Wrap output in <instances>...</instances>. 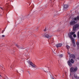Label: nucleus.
I'll list each match as a JSON object with an SVG mask.
<instances>
[{
  "label": "nucleus",
  "mask_w": 79,
  "mask_h": 79,
  "mask_svg": "<svg viewBox=\"0 0 79 79\" xmlns=\"http://www.w3.org/2000/svg\"><path fill=\"white\" fill-rule=\"evenodd\" d=\"M74 60L73 59H71L70 60H69L67 62L68 64L70 67L73 66L72 64H74Z\"/></svg>",
  "instance_id": "nucleus-1"
},
{
  "label": "nucleus",
  "mask_w": 79,
  "mask_h": 79,
  "mask_svg": "<svg viewBox=\"0 0 79 79\" xmlns=\"http://www.w3.org/2000/svg\"><path fill=\"white\" fill-rule=\"evenodd\" d=\"M28 63L31 66H32L34 68H37V66L34 65V63H33L32 62H31V61H27Z\"/></svg>",
  "instance_id": "nucleus-2"
},
{
  "label": "nucleus",
  "mask_w": 79,
  "mask_h": 79,
  "mask_svg": "<svg viewBox=\"0 0 79 79\" xmlns=\"http://www.w3.org/2000/svg\"><path fill=\"white\" fill-rule=\"evenodd\" d=\"M77 67L74 68L73 67H72L70 69V70L71 73H73V72H76V71H77Z\"/></svg>",
  "instance_id": "nucleus-3"
},
{
  "label": "nucleus",
  "mask_w": 79,
  "mask_h": 79,
  "mask_svg": "<svg viewBox=\"0 0 79 79\" xmlns=\"http://www.w3.org/2000/svg\"><path fill=\"white\" fill-rule=\"evenodd\" d=\"M75 34V32H71L69 34V37L70 38L71 40H73L74 39L73 37H72V35H74Z\"/></svg>",
  "instance_id": "nucleus-4"
},
{
  "label": "nucleus",
  "mask_w": 79,
  "mask_h": 79,
  "mask_svg": "<svg viewBox=\"0 0 79 79\" xmlns=\"http://www.w3.org/2000/svg\"><path fill=\"white\" fill-rule=\"evenodd\" d=\"M76 20H74V19H72L70 22V25L72 26L73 25L75 24H76Z\"/></svg>",
  "instance_id": "nucleus-5"
},
{
  "label": "nucleus",
  "mask_w": 79,
  "mask_h": 79,
  "mask_svg": "<svg viewBox=\"0 0 79 79\" xmlns=\"http://www.w3.org/2000/svg\"><path fill=\"white\" fill-rule=\"evenodd\" d=\"M79 27V24H77L75 25L73 27V31H76V28H77V27Z\"/></svg>",
  "instance_id": "nucleus-6"
},
{
  "label": "nucleus",
  "mask_w": 79,
  "mask_h": 79,
  "mask_svg": "<svg viewBox=\"0 0 79 79\" xmlns=\"http://www.w3.org/2000/svg\"><path fill=\"white\" fill-rule=\"evenodd\" d=\"M71 40L72 42V44H73V46L74 47H76V44H75L74 40Z\"/></svg>",
  "instance_id": "nucleus-7"
},
{
  "label": "nucleus",
  "mask_w": 79,
  "mask_h": 79,
  "mask_svg": "<svg viewBox=\"0 0 79 79\" xmlns=\"http://www.w3.org/2000/svg\"><path fill=\"white\" fill-rule=\"evenodd\" d=\"M62 46V44L60 43L59 44H58L56 45V47L57 48H58V47H61Z\"/></svg>",
  "instance_id": "nucleus-8"
},
{
  "label": "nucleus",
  "mask_w": 79,
  "mask_h": 79,
  "mask_svg": "<svg viewBox=\"0 0 79 79\" xmlns=\"http://www.w3.org/2000/svg\"><path fill=\"white\" fill-rule=\"evenodd\" d=\"M74 20L76 21H77V20H79V15L77 16L76 18H74Z\"/></svg>",
  "instance_id": "nucleus-9"
},
{
  "label": "nucleus",
  "mask_w": 79,
  "mask_h": 79,
  "mask_svg": "<svg viewBox=\"0 0 79 79\" xmlns=\"http://www.w3.org/2000/svg\"><path fill=\"white\" fill-rule=\"evenodd\" d=\"M15 46L17 47L18 48H21V49H24V48L22 47H20L18 45L16 44H15Z\"/></svg>",
  "instance_id": "nucleus-10"
},
{
  "label": "nucleus",
  "mask_w": 79,
  "mask_h": 79,
  "mask_svg": "<svg viewBox=\"0 0 79 79\" xmlns=\"http://www.w3.org/2000/svg\"><path fill=\"white\" fill-rule=\"evenodd\" d=\"M70 57L72 58H75V55L74 54H71L70 55Z\"/></svg>",
  "instance_id": "nucleus-11"
},
{
  "label": "nucleus",
  "mask_w": 79,
  "mask_h": 79,
  "mask_svg": "<svg viewBox=\"0 0 79 79\" xmlns=\"http://www.w3.org/2000/svg\"><path fill=\"white\" fill-rule=\"evenodd\" d=\"M64 8L65 9H66V8H68V6L67 5H64Z\"/></svg>",
  "instance_id": "nucleus-12"
},
{
  "label": "nucleus",
  "mask_w": 79,
  "mask_h": 79,
  "mask_svg": "<svg viewBox=\"0 0 79 79\" xmlns=\"http://www.w3.org/2000/svg\"><path fill=\"white\" fill-rule=\"evenodd\" d=\"M49 37V35L48 34L44 36V37H45L46 38H47L48 39Z\"/></svg>",
  "instance_id": "nucleus-13"
},
{
  "label": "nucleus",
  "mask_w": 79,
  "mask_h": 79,
  "mask_svg": "<svg viewBox=\"0 0 79 79\" xmlns=\"http://www.w3.org/2000/svg\"><path fill=\"white\" fill-rule=\"evenodd\" d=\"M58 11H57L56 10H54V13H56V14L57 13H58Z\"/></svg>",
  "instance_id": "nucleus-14"
},
{
  "label": "nucleus",
  "mask_w": 79,
  "mask_h": 79,
  "mask_svg": "<svg viewBox=\"0 0 79 79\" xmlns=\"http://www.w3.org/2000/svg\"><path fill=\"white\" fill-rule=\"evenodd\" d=\"M66 48L67 49H68V50H69V46L68 45L66 46Z\"/></svg>",
  "instance_id": "nucleus-15"
},
{
  "label": "nucleus",
  "mask_w": 79,
  "mask_h": 79,
  "mask_svg": "<svg viewBox=\"0 0 79 79\" xmlns=\"http://www.w3.org/2000/svg\"><path fill=\"white\" fill-rule=\"evenodd\" d=\"M77 45V47H79V42H77L76 43Z\"/></svg>",
  "instance_id": "nucleus-16"
},
{
  "label": "nucleus",
  "mask_w": 79,
  "mask_h": 79,
  "mask_svg": "<svg viewBox=\"0 0 79 79\" xmlns=\"http://www.w3.org/2000/svg\"><path fill=\"white\" fill-rule=\"evenodd\" d=\"M45 70H45H44V72H48V70H48V69H46Z\"/></svg>",
  "instance_id": "nucleus-17"
},
{
  "label": "nucleus",
  "mask_w": 79,
  "mask_h": 79,
  "mask_svg": "<svg viewBox=\"0 0 79 79\" xmlns=\"http://www.w3.org/2000/svg\"><path fill=\"white\" fill-rule=\"evenodd\" d=\"M77 35L78 37V38H79V31L78 32Z\"/></svg>",
  "instance_id": "nucleus-18"
},
{
  "label": "nucleus",
  "mask_w": 79,
  "mask_h": 79,
  "mask_svg": "<svg viewBox=\"0 0 79 79\" xmlns=\"http://www.w3.org/2000/svg\"><path fill=\"white\" fill-rule=\"evenodd\" d=\"M29 17H30L29 15H28L26 16V18H29Z\"/></svg>",
  "instance_id": "nucleus-19"
},
{
  "label": "nucleus",
  "mask_w": 79,
  "mask_h": 79,
  "mask_svg": "<svg viewBox=\"0 0 79 79\" xmlns=\"http://www.w3.org/2000/svg\"><path fill=\"white\" fill-rule=\"evenodd\" d=\"M39 27H36V31H38V30L39 29Z\"/></svg>",
  "instance_id": "nucleus-20"
},
{
  "label": "nucleus",
  "mask_w": 79,
  "mask_h": 79,
  "mask_svg": "<svg viewBox=\"0 0 79 79\" xmlns=\"http://www.w3.org/2000/svg\"><path fill=\"white\" fill-rule=\"evenodd\" d=\"M74 37L75 38V37H76V34H74L73 35Z\"/></svg>",
  "instance_id": "nucleus-21"
},
{
  "label": "nucleus",
  "mask_w": 79,
  "mask_h": 79,
  "mask_svg": "<svg viewBox=\"0 0 79 79\" xmlns=\"http://www.w3.org/2000/svg\"><path fill=\"white\" fill-rule=\"evenodd\" d=\"M60 57L61 58V57H63V55L62 54L60 55Z\"/></svg>",
  "instance_id": "nucleus-22"
},
{
  "label": "nucleus",
  "mask_w": 79,
  "mask_h": 79,
  "mask_svg": "<svg viewBox=\"0 0 79 79\" xmlns=\"http://www.w3.org/2000/svg\"><path fill=\"white\" fill-rule=\"evenodd\" d=\"M4 31H5V30H2V34H3V32H4Z\"/></svg>",
  "instance_id": "nucleus-23"
},
{
  "label": "nucleus",
  "mask_w": 79,
  "mask_h": 79,
  "mask_svg": "<svg viewBox=\"0 0 79 79\" xmlns=\"http://www.w3.org/2000/svg\"><path fill=\"white\" fill-rule=\"evenodd\" d=\"M33 6H34V5H32V6H31V8H32L33 9V8H34V7H33Z\"/></svg>",
  "instance_id": "nucleus-24"
},
{
  "label": "nucleus",
  "mask_w": 79,
  "mask_h": 79,
  "mask_svg": "<svg viewBox=\"0 0 79 79\" xmlns=\"http://www.w3.org/2000/svg\"><path fill=\"white\" fill-rule=\"evenodd\" d=\"M74 77H76V78L77 77V75H74Z\"/></svg>",
  "instance_id": "nucleus-25"
},
{
  "label": "nucleus",
  "mask_w": 79,
  "mask_h": 79,
  "mask_svg": "<svg viewBox=\"0 0 79 79\" xmlns=\"http://www.w3.org/2000/svg\"><path fill=\"white\" fill-rule=\"evenodd\" d=\"M47 30L46 28H45V29L44 30V31H45V32H46V30Z\"/></svg>",
  "instance_id": "nucleus-26"
},
{
  "label": "nucleus",
  "mask_w": 79,
  "mask_h": 79,
  "mask_svg": "<svg viewBox=\"0 0 79 79\" xmlns=\"http://www.w3.org/2000/svg\"><path fill=\"white\" fill-rule=\"evenodd\" d=\"M10 69H12V68H12V65H11V66H10Z\"/></svg>",
  "instance_id": "nucleus-27"
},
{
  "label": "nucleus",
  "mask_w": 79,
  "mask_h": 79,
  "mask_svg": "<svg viewBox=\"0 0 79 79\" xmlns=\"http://www.w3.org/2000/svg\"><path fill=\"white\" fill-rule=\"evenodd\" d=\"M2 70H4L5 69H4V68H3V67H2Z\"/></svg>",
  "instance_id": "nucleus-28"
},
{
  "label": "nucleus",
  "mask_w": 79,
  "mask_h": 79,
  "mask_svg": "<svg viewBox=\"0 0 79 79\" xmlns=\"http://www.w3.org/2000/svg\"><path fill=\"white\" fill-rule=\"evenodd\" d=\"M2 38L4 37L5 35H2Z\"/></svg>",
  "instance_id": "nucleus-29"
},
{
  "label": "nucleus",
  "mask_w": 79,
  "mask_h": 79,
  "mask_svg": "<svg viewBox=\"0 0 79 79\" xmlns=\"http://www.w3.org/2000/svg\"><path fill=\"white\" fill-rule=\"evenodd\" d=\"M12 68H14V66H12Z\"/></svg>",
  "instance_id": "nucleus-30"
},
{
  "label": "nucleus",
  "mask_w": 79,
  "mask_h": 79,
  "mask_svg": "<svg viewBox=\"0 0 79 79\" xmlns=\"http://www.w3.org/2000/svg\"><path fill=\"white\" fill-rule=\"evenodd\" d=\"M0 8L1 9V10H3V8H2V7H0Z\"/></svg>",
  "instance_id": "nucleus-31"
},
{
  "label": "nucleus",
  "mask_w": 79,
  "mask_h": 79,
  "mask_svg": "<svg viewBox=\"0 0 79 79\" xmlns=\"http://www.w3.org/2000/svg\"><path fill=\"white\" fill-rule=\"evenodd\" d=\"M0 16H2V15L0 14Z\"/></svg>",
  "instance_id": "nucleus-32"
},
{
  "label": "nucleus",
  "mask_w": 79,
  "mask_h": 79,
  "mask_svg": "<svg viewBox=\"0 0 79 79\" xmlns=\"http://www.w3.org/2000/svg\"><path fill=\"white\" fill-rule=\"evenodd\" d=\"M70 75L71 76V73L70 74Z\"/></svg>",
  "instance_id": "nucleus-33"
},
{
  "label": "nucleus",
  "mask_w": 79,
  "mask_h": 79,
  "mask_svg": "<svg viewBox=\"0 0 79 79\" xmlns=\"http://www.w3.org/2000/svg\"><path fill=\"white\" fill-rule=\"evenodd\" d=\"M43 37H44V36H43Z\"/></svg>",
  "instance_id": "nucleus-34"
},
{
  "label": "nucleus",
  "mask_w": 79,
  "mask_h": 79,
  "mask_svg": "<svg viewBox=\"0 0 79 79\" xmlns=\"http://www.w3.org/2000/svg\"><path fill=\"white\" fill-rule=\"evenodd\" d=\"M0 76H1V77L2 76H1V75H0Z\"/></svg>",
  "instance_id": "nucleus-35"
},
{
  "label": "nucleus",
  "mask_w": 79,
  "mask_h": 79,
  "mask_svg": "<svg viewBox=\"0 0 79 79\" xmlns=\"http://www.w3.org/2000/svg\"><path fill=\"white\" fill-rule=\"evenodd\" d=\"M17 73H18V72H17Z\"/></svg>",
  "instance_id": "nucleus-36"
}]
</instances>
